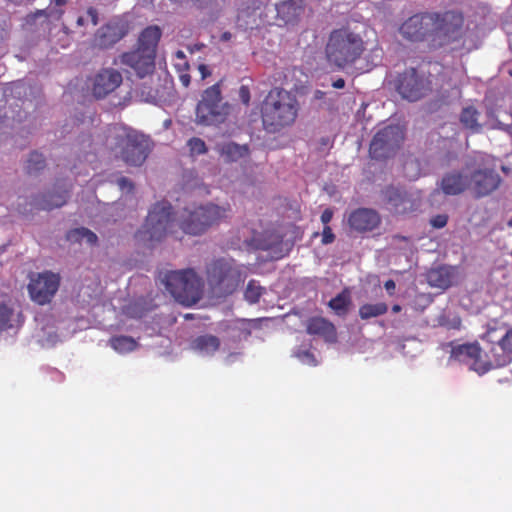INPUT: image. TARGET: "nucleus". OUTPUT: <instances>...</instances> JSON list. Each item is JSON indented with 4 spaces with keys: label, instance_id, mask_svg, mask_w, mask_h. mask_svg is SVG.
I'll return each mask as SVG.
<instances>
[{
    "label": "nucleus",
    "instance_id": "obj_33",
    "mask_svg": "<svg viewBox=\"0 0 512 512\" xmlns=\"http://www.w3.org/2000/svg\"><path fill=\"white\" fill-rule=\"evenodd\" d=\"M66 239L70 242H81L85 240L88 244L94 245L97 242V235L91 230L81 227L67 232Z\"/></svg>",
    "mask_w": 512,
    "mask_h": 512
},
{
    "label": "nucleus",
    "instance_id": "obj_14",
    "mask_svg": "<svg viewBox=\"0 0 512 512\" xmlns=\"http://www.w3.org/2000/svg\"><path fill=\"white\" fill-rule=\"evenodd\" d=\"M470 180V188L474 198L479 199L493 193L501 184L500 175L491 168L475 170Z\"/></svg>",
    "mask_w": 512,
    "mask_h": 512
},
{
    "label": "nucleus",
    "instance_id": "obj_4",
    "mask_svg": "<svg viewBox=\"0 0 512 512\" xmlns=\"http://www.w3.org/2000/svg\"><path fill=\"white\" fill-rule=\"evenodd\" d=\"M364 50L361 36L347 28L333 30L325 49L328 62L340 69L353 64Z\"/></svg>",
    "mask_w": 512,
    "mask_h": 512
},
{
    "label": "nucleus",
    "instance_id": "obj_22",
    "mask_svg": "<svg viewBox=\"0 0 512 512\" xmlns=\"http://www.w3.org/2000/svg\"><path fill=\"white\" fill-rule=\"evenodd\" d=\"M125 36V32L117 23H108L101 26L93 37V45L100 49H107Z\"/></svg>",
    "mask_w": 512,
    "mask_h": 512
},
{
    "label": "nucleus",
    "instance_id": "obj_12",
    "mask_svg": "<svg viewBox=\"0 0 512 512\" xmlns=\"http://www.w3.org/2000/svg\"><path fill=\"white\" fill-rule=\"evenodd\" d=\"M60 282L59 274L52 271L33 273L27 286L31 300L41 306L49 304L56 295Z\"/></svg>",
    "mask_w": 512,
    "mask_h": 512
},
{
    "label": "nucleus",
    "instance_id": "obj_28",
    "mask_svg": "<svg viewBox=\"0 0 512 512\" xmlns=\"http://www.w3.org/2000/svg\"><path fill=\"white\" fill-rule=\"evenodd\" d=\"M219 155L225 160V162L232 163L249 155L250 149L247 144H237L235 142H224L219 143L215 147Z\"/></svg>",
    "mask_w": 512,
    "mask_h": 512
},
{
    "label": "nucleus",
    "instance_id": "obj_47",
    "mask_svg": "<svg viewBox=\"0 0 512 512\" xmlns=\"http://www.w3.org/2000/svg\"><path fill=\"white\" fill-rule=\"evenodd\" d=\"M198 70H199V72H200V74H201V78H202V79H206L208 76H210V75H211V72H210V70H209L208 66H207V65H205V64H200V65L198 66Z\"/></svg>",
    "mask_w": 512,
    "mask_h": 512
},
{
    "label": "nucleus",
    "instance_id": "obj_6",
    "mask_svg": "<svg viewBox=\"0 0 512 512\" xmlns=\"http://www.w3.org/2000/svg\"><path fill=\"white\" fill-rule=\"evenodd\" d=\"M230 104L224 101L220 83L205 89L195 109V122L203 126L223 123L230 114Z\"/></svg>",
    "mask_w": 512,
    "mask_h": 512
},
{
    "label": "nucleus",
    "instance_id": "obj_38",
    "mask_svg": "<svg viewBox=\"0 0 512 512\" xmlns=\"http://www.w3.org/2000/svg\"><path fill=\"white\" fill-rule=\"evenodd\" d=\"M14 311L5 303L0 302V331L13 327Z\"/></svg>",
    "mask_w": 512,
    "mask_h": 512
},
{
    "label": "nucleus",
    "instance_id": "obj_11",
    "mask_svg": "<svg viewBox=\"0 0 512 512\" xmlns=\"http://www.w3.org/2000/svg\"><path fill=\"white\" fill-rule=\"evenodd\" d=\"M395 89L403 99L415 102L431 91V81L415 68H407L395 80Z\"/></svg>",
    "mask_w": 512,
    "mask_h": 512
},
{
    "label": "nucleus",
    "instance_id": "obj_53",
    "mask_svg": "<svg viewBox=\"0 0 512 512\" xmlns=\"http://www.w3.org/2000/svg\"><path fill=\"white\" fill-rule=\"evenodd\" d=\"M77 25H78V26H83V25H84V18H83V17H78V19H77Z\"/></svg>",
    "mask_w": 512,
    "mask_h": 512
},
{
    "label": "nucleus",
    "instance_id": "obj_37",
    "mask_svg": "<svg viewBox=\"0 0 512 512\" xmlns=\"http://www.w3.org/2000/svg\"><path fill=\"white\" fill-rule=\"evenodd\" d=\"M45 159L42 154L34 151L30 154L25 169L28 174H36L45 168Z\"/></svg>",
    "mask_w": 512,
    "mask_h": 512
},
{
    "label": "nucleus",
    "instance_id": "obj_21",
    "mask_svg": "<svg viewBox=\"0 0 512 512\" xmlns=\"http://www.w3.org/2000/svg\"><path fill=\"white\" fill-rule=\"evenodd\" d=\"M470 186V180L467 175L452 171L443 175L438 188L447 196H456L463 193Z\"/></svg>",
    "mask_w": 512,
    "mask_h": 512
},
{
    "label": "nucleus",
    "instance_id": "obj_26",
    "mask_svg": "<svg viewBox=\"0 0 512 512\" xmlns=\"http://www.w3.org/2000/svg\"><path fill=\"white\" fill-rule=\"evenodd\" d=\"M306 331L310 335L319 336L328 342L336 340V328L332 322L323 317H312L308 319Z\"/></svg>",
    "mask_w": 512,
    "mask_h": 512
},
{
    "label": "nucleus",
    "instance_id": "obj_54",
    "mask_svg": "<svg viewBox=\"0 0 512 512\" xmlns=\"http://www.w3.org/2000/svg\"><path fill=\"white\" fill-rule=\"evenodd\" d=\"M177 56H178L179 58H181V59L185 60V55H184V53H183L182 51H178V52H177Z\"/></svg>",
    "mask_w": 512,
    "mask_h": 512
},
{
    "label": "nucleus",
    "instance_id": "obj_50",
    "mask_svg": "<svg viewBox=\"0 0 512 512\" xmlns=\"http://www.w3.org/2000/svg\"><path fill=\"white\" fill-rule=\"evenodd\" d=\"M231 37H232V35H231V33H230V32H224V33L222 34V36H221V39H222L223 41H228V40H230V39H231Z\"/></svg>",
    "mask_w": 512,
    "mask_h": 512
},
{
    "label": "nucleus",
    "instance_id": "obj_41",
    "mask_svg": "<svg viewBox=\"0 0 512 512\" xmlns=\"http://www.w3.org/2000/svg\"><path fill=\"white\" fill-rule=\"evenodd\" d=\"M448 222V216L446 214H438L436 216H433L430 220V224L434 228H443L447 225Z\"/></svg>",
    "mask_w": 512,
    "mask_h": 512
},
{
    "label": "nucleus",
    "instance_id": "obj_8",
    "mask_svg": "<svg viewBox=\"0 0 512 512\" xmlns=\"http://www.w3.org/2000/svg\"><path fill=\"white\" fill-rule=\"evenodd\" d=\"M432 18L430 45L434 48L443 47L463 38L464 18L453 11L431 12Z\"/></svg>",
    "mask_w": 512,
    "mask_h": 512
},
{
    "label": "nucleus",
    "instance_id": "obj_13",
    "mask_svg": "<svg viewBox=\"0 0 512 512\" xmlns=\"http://www.w3.org/2000/svg\"><path fill=\"white\" fill-rule=\"evenodd\" d=\"M451 357L459 362L471 363V368L479 374L488 372L494 361L482 360V349L478 343H467L452 348Z\"/></svg>",
    "mask_w": 512,
    "mask_h": 512
},
{
    "label": "nucleus",
    "instance_id": "obj_16",
    "mask_svg": "<svg viewBox=\"0 0 512 512\" xmlns=\"http://www.w3.org/2000/svg\"><path fill=\"white\" fill-rule=\"evenodd\" d=\"M122 74L113 68L99 70L92 79L91 91L95 98L103 99L122 83Z\"/></svg>",
    "mask_w": 512,
    "mask_h": 512
},
{
    "label": "nucleus",
    "instance_id": "obj_15",
    "mask_svg": "<svg viewBox=\"0 0 512 512\" xmlns=\"http://www.w3.org/2000/svg\"><path fill=\"white\" fill-rule=\"evenodd\" d=\"M432 18L430 13L415 14L400 27L402 36L411 41H428L430 43Z\"/></svg>",
    "mask_w": 512,
    "mask_h": 512
},
{
    "label": "nucleus",
    "instance_id": "obj_36",
    "mask_svg": "<svg viewBox=\"0 0 512 512\" xmlns=\"http://www.w3.org/2000/svg\"><path fill=\"white\" fill-rule=\"evenodd\" d=\"M265 288L258 284L255 280H250L244 292V298L250 304L259 302Z\"/></svg>",
    "mask_w": 512,
    "mask_h": 512
},
{
    "label": "nucleus",
    "instance_id": "obj_55",
    "mask_svg": "<svg viewBox=\"0 0 512 512\" xmlns=\"http://www.w3.org/2000/svg\"><path fill=\"white\" fill-rule=\"evenodd\" d=\"M43 14H44V10H38V11L36 12V16H38V15H43Z\"/></svg>",
    "mask_w": 512,
    "mask_h": 512
},
{
    "label": "nucleus",
    "instance_id": "obj_10",
    "mask_svg": "<svg viewBox=\"0 0 512 512\" xmlns=\"http://www.w3.org/2000/svg\"><path fill=\"white\" fill-rule=\"evenodd\" d=\"M404 140V131L398 125H387L373 136L369 155L372 159L383 161L397 153Z\"/></svg>",
    "mask_w": 512,
    "mask_h": 512
},
{
    "label": "nucleus",
    "instance_id": "obj_3",
    "mask_svg": "<svg viewBox=\"0 0 512 512\" xmlns=\"http://www.w3.org/2000/svg\"><path fill=\"white\" fill-rule=\"evenodd\" d=\"M158 279L175 300L183 305L196 304L202 297L204 282L192 268L160 272Z\"/></svg>",
    "mask_w": 512,
    "mask_h": 512
},
{
    "label": "nucleus",
    "instance_id": "obj_44",
    "mask_svg": "<svg viewBox=\"0 0 512 512\" xmlns=\"http://www.w3.org/2000/svg\"><path fill=\"white\" fill-rule=\"evenodd\" d=\"M239 97H240L241 101L245 105L249 104V102H250V91H249V88L247 86L242 85L240 87V89H239Z\"/></svg>",
    "mask_w": 512,
    "mask_h": 512
},
{
    "label": "nucleus",
    "instance_id": "obj_7",
    "mask_svg": "<svg viewBox=\"0 0 512 512\" xmlns=\"http://www.w3.org/2000/svg\"><path fill=\"white\" fill-rule=\"evenodd\" d=\"M116 140L122 160L132 166L142 165L149 152L150 140L145 135L126 127H114L110 130Z\"/></svg>",
    "mask_w": 512,
    "mask_h": 512
},
{
    "label": "nucleus",
    "instance_id": "obj_46",
    "mask_svg": "<svg viewBox=\"0 0 512 512\" xmlns=\"http://www.w3.org/2000/svg\"><path fill=\"white\" fill-rule=\"evenodd\" d=\"M333 210L330 208L325 209L321 214V221L324 226L328 225V223L332 220Z\"/></svg>",
    "mask_w": 512,
    "mask_h": 512
},
{
    "label": "nucleus",
    "instance_id": "obj_42",
    "mask_svg": "<svg viewBox=\"0 0 512 512\" xmlns=\"http://www.w3.org/2000/svg\"><path fill=\"white\" fill-rule=\"evenodd\" d=\"M334 240H335V235L332 232L331 227L328 226V225L324 226L323 231H322V240H321V242L324 245H327V244H330V243L334 242Z\"/></svg>",
    "mask_w": 512,
    "mask_h": 512
},
{
    "label": "nucleus",
    "instance_id": "obj_5",
    "mask_svg": "<svg viewBox=\"0 0 512 512\" xmlns=\"http://www.w3.org/2000/svg\"><path fill=\"white\" fill-rule=\"evenodd\" d=\"M231 213L229 204L219 206L213 203L200 205L193 210L185 209L181 215L180 228L186 234L201 235L213 225L228 218Z\"/></svg>",
    "mask_w": 512,
    "mask_h": 512
},
{
    "label": "nucleus",
    "instance_id": "obj_40",
    "mask_svg": "<svg viewBox=\"0 0 512 512\" xmlns=\"http://www.w3.org/2000/svg\"><path fill=\"white\" fill-rule=\"evenodd\" d=\"M188 67L189 64L187 61H184L183 65H176L179 73V80L184 87H188L191 83V76L187 73Z\"/></svg>",
    "mask_w": 512,
    "mask_h": 512
},
{
    "label": "nucleus",
    "instance_id": "obj_30",
    "mask_svg": "<svg viewBox=\"0 0 512 512\" xmlns=\"http://www.w3.org/2000/svg\"><path fill=\"white\" fill-rule=\"evenodd\" d=\"M191 346L201 354L212 355L219 349L220 340L214 335H201L192 341Z\"/></svg>",
    "mask_w": 512,
    "mask_h": 512
},
{
    "label": "nucleus",
    "instance_id": "obj_19",
    "mask_svg": "<svg viewBox=\"0 0 512 512\" xmlns=\"http://www.w3.org/2000/svg\"><path fill=\"white\" fill-rule=\"evenodd\" d=\"M155 56L146 53V50L140 48L125 52L120 56V63L132 68L136 74L143 78L154 70Z\"/></svg>",
    "mask_w": 512,
    "mask_h": 512
},
{
    "label": "nucleus",
    "instance_id": "obj_56",
    "mask_svg": "<svg viewBox=\"0 0 512 512\" xmlns=\"http://www.w3.org/2000/svg\"><path fill=\"white\" fill-rule=\"evenodd\" d=\"M508 226L512 227V216H511V219L508 221Z\"/></svg>",
    "mask_w": 512,
    "mask_h": 512
},
{
    "label": "nucleus",
    "instance_id": "obj_32",
    "mask_svg": "<svg viewBox=\"0 0 512 512\" xmlns=\"http://www.w3.org/2000/svg\"><path fill=\"white\" fill-rule=\"evenodd\" d=\"M479 115L480 113L475 107H465L460 114V122L465 128L472 132H479L481 129V125L478 122Z\"/></svg>",
    "mask_w": 512,
    "mask_h": 512
},
{
    "label": "nucleus",
    "instance_id": "obj_25",
    "mask_svg": "<svg viewBox=\"0 0 512 512\" xmlns=\"http://www.w3.org/2000/svg\"><path fill=\"white\" fill-rule=\"evenodd\" d=\"M69 190L49 191L34 198L32 205L39 210H52L66 204Z\"/></svg>",
    "mask_w": 512,
    "mask_h": 512
},
{
    "label": "nucleus",
    "instance_id": "obj_51",
    "mask_svg": "<svg viewBox=\"0 0 512 512\" xmlns=\"http://www.w3.org/2000/svg\"><path fill=\"white\" fill-rule=\"evenodd\" d=\"M68 2V0H54L55 5L63 6Z\"/></svg>",
    "mask_w": 512,
    "mask_h": 512
},
{
    "label": "nucleus",
    "instance_id": "obj_27",
    "mask_svg": "<svg viewBox=\"0 0 512 512\" xmlns=\"http://www.w3.org/2000/svg\"><path fill=\"white\" fill-rule=\"evenodd\" d=\"M455 278V270L449 266H439L427 273V281L430 286L440 289L449 288Z\"/></svg>",
    "mask_w": 512,
    "mask_h": 512
},
{
    "label": "nucleus",
    "instance_id": "obj_18",
    "mask_svg": "<svg viewBox=\"0 0 512 512\" xmlns=\"http://www.w3.org/2000/svg\"><path fill=\"white\" fill-rule=\"evenodd\" d=\"M347 223L351 230L357 233H366L380 225L381 217L374 209L357 208L349 214Z\"/></svg>",
    "mask_w": 512,
    "mask_h": 512
},
{
    "label": "nucleus",
    "instance_id": "obj_23",
    "mask_svg": "<svg viewBox=\"0 0 512 512\" xmlns=\"http://www.w3.org/2000/svg\"><path fill=\"white\" fill-rule=\"evenodd\" d=\"M259 0H236V24L241 29H247L256 24V12L261 8Z\"/></svg>",
    "mask_w": 512,
    "mask_h": 512
},
{
    "label": "nucleus",
    "instance_id": "obj_17",
    "mask_svg": "<svg viewBox=\"0 0 512 512\" xmlns=\"http://www.w3.org/2000/svg\"><path fill=\"white\" fill-rule=\"evenodd\" d=\"M387 209L395 214H405L416 208L415 201L403 189L388 186L382 191Z\"/></svg>",
    "mask_w": 512,
    "mask_h": 512
},
{
    "label": "nucleus",
    "instance_id": "obj_29",
    "mask_svg": "<svg viewBox=\"0 0 512 512\" xmlns=\"http://www.w3.org/2000/svg\"><path fill=\"white\" fill-rule=\"evenodd\" d=\"M161 30L158 26H149L145 28L138 39V46L155 56L157 44L161 38Z\"/></svg>",
    "mask_w": 512,
    "mask_h": 512
},
{
    "label": "nucleus",
    "instance_id": "obj_43",
    "mask_svg": "<svg viewBox=\"0 0 512 512\" xmlns=\"http://www.w3.org/2000/svg\"><path fill=\"white\" fill-rule=\"evenodd\" d=\"M117 184L122 191L132 192L134 189L133 183L126 177H120L117 180Z\"/></svg>",
    "mask_w": 512,
    "mask_h": 512
},
{
    "label": "nucleus",
    "instance_id": "obj_34",
    "mask_svg": "<svg viewBox=\"0 0 512 512\" xmlns=\"http://www.w3.org/2000/svg\"><path fill=\"white\" fill-rule=\"evenodd\" d=\"M388 311V306L384 302H379L375 304H364L359 308V316L362 320H368L370 318L378 317L386 314Z\"/></svg>",
    "mask_w": 512,
    "mask_h": 512
},
{
    "label": "nucleus",
    "instance_id": "obj_2",
    "mask_svg": "<svg viewBox=\"0 0 512 512\" xmlns=\"http://www.w3.org/2000/svg\"><path fill=\"white\" fill-rule=\"evenodd\" d=\"M206 281L214 294L225 297L233 294L244 282L246 274L232 258H215L205 268Z\"/></svg>",
    "mask_w": 512,
    "mask_h": 512
},
{
    "label": "nucleus",
    "instance_id": "obj_20",
    "mask_svg": "<svg viewBox=\"0 0 512 512\" xmlns=\"http://www.w3.org/2000/svg\"><path fill=\"white\" fill-rule=\"evenodd\" d=\"M282 242L283 236L275 230L255 232L252 237L246 241L247 245L253 250L272 251L274 253L280 250Z\"/></svg>",
    "mask_w": 512,
    "mask_h": 512
},
{
    "label": "nucleus",
    "instance_id": "obj_57",
    "mask_svg": "<svg viewBox=\"0 0 512 512\" xmlns=\"http://www.w3.org/2000/svg\"><path fill=\"white\" fill-rule=\"evenodd\" d=\"M509 75L512 77V69L508 71Z\"/></svg>",
    "mask_w": 512,
    "mask_h": 512
},
{
    "label": "nucleus",
    "instance_id": "obj_49",
    "mask_svg": "<svg viewBox=\"0 0 512 512\" xmlns=\"http://www.w3.org/2000/svg\"><path fill=\"white\" fill-rule=\"evenodd\" d=\"M332 86L336 89H342L345 87V81L343 78H338L332 83Z\"/></svg>",
    "mask_w": 512,
    "mask_h": 512
},
{
    "label": "nucleus",
    "instance_id": "obj_31",
    "mask_svg": "<svg viewBox=\"0 0 512 512\" xmlns=\"http://www.w3.org/2000/svg\"><path fill=\"white\" fill-rule=\"evenodd\" d=\"M351 305V295L348 288H344L339 294L328 302V306L338 316H345Z\"/></svg>",
    "mask_w": 512,
    "mask_h": 512
},
{
    "label": "nucleus",
    "instance_id": "obj_9",
    "mask_svg": "<svg viewBox=\"0 0 512 512\" xmlns=\"http://www.w3.org/2000/svg\"><path fill=\"white\" fill-rule=\"evenodd\" d=\"M174 227L175 220L172 205L168 201H160L149 210L146 221L142 229L138 231V235L144 241L159 242L168 234H173Z\"/></svg>",
    "mask_w": 512,
    "mask_h": 512
},
{
    "label": "nucleus",
    "instance_id": "obj_24",
    "mask_svg": "<svg viewBox=\"0 0 512 512\" xmlns=\"http://www.w3.org/2000/svg\"><path fill=\"white\" fill-rule=\"evenodd\" d=\"M494 365L496 367H503L509 364L512 360V328H509L506 333L498 340V342L491 348Z\"/></svg>",
    "mask_w": 512,
    "mask_h": 512
},
{
    "label": "nucleus",
    "instance_id": "obj_1",
    "mask_svg": "<svg viewBox=\"0 0 512 512\" xmlns=\"http://www.w3.org/2000/svg\"><path fill=\"white\" fill-rule=\"evenodd\" d=\"M300 109L296 95L279 87L269 91L261 105L263 128L268 133H278L294 124Z\"/></svg>",
    "mask_w": 512,
    "mask_h": 512
},
{
    "label": "nucleus",
    "instance_id": "obj_45",
    "mask_svg": "<svg viewBox=\"0 0 512 512\" xmlns=\"http://www.w3.org/2000/svg\"><path fill=\"white\" fill-rule=\"evenodd\" d=\"M87 15L90 18L92 25L96 26L99 22L98 10L94 7H89L87 9Z\"/></svg>",
    "mask_w": 512,
    "mask_h": 512
},
{
    "label": "nucleus",
    "instance_id": "obj_52",
    "mask_svg": "<svg viewBox=\"0 0 512 512\" xmlns=\"http://www.w3.org/2000/svg\"><path fill=\"white\" fill-rule=\"evenodd\" d=\"M392 311H393L394 313H398V312H400V311H401V306H400V305H398V304L393 305V307H392Z\"/></svg>",
    "mask_w": 512,
    "mask_h": 512
},
{
    "label": "nucleus",
    "instance_id": "obj_39",
    "mask_svg": "<svg viewBox=\"0 0 512 512\" xmlns=\"http://www.w3.org/2000/svg\"><path fill=\"white\" fill-rule=\"evenodd\" d=\"M188 147L192 154L202 155L207 152V147L205 142L198 137H193L188 141Z\"/></svg>",
    "mask_w": 512,
    "mask_h": 512
},
{
    "label": "nucleus",
    "instance_id": "obj_48",
    "mask_svg": "<svg viewBox=\"0 0 512 512\" xmlns=\"http://www.w3.org/2000/svg\"><path fill=\"white\" fill-rule=\"evenodd\" d=\"M384 287L390 294H392L395 290L396 285L392 279H389L384 283Z\"/></svg>",
    "mask_w": 512,
    "mask_h": 512
},
{
    "label": "nucleus",
    "instance_id": "obj_35",
    "mask_svg": "<svg viewBox=\"0 0 512 512\" xmlns=\"http://www.w3.org/2000/svg\"><path fill=\"white\" fill-rule=\"evenodd\" d=\"M110 346L119 353H128L136 349L137 342L130 336H114L109 340Z\"/></svg>",
    "mask_w": 512,
    "mask_h": 512
}]
</instances>
